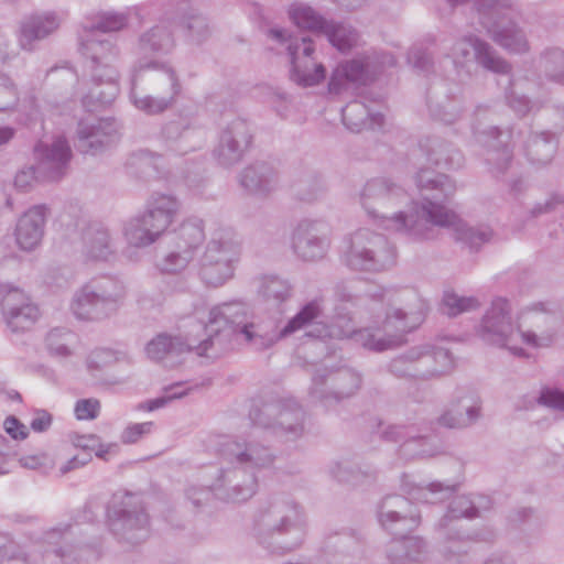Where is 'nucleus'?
I'll list each match as a JSON object with an SVG mask.
<instances>
[{"label":"nucleus","instance_id":"nucleus-50","mask_svg":"<svg viewBox=\"0 0 564 564\" xmlns=\"http://www.w3.org/2000/svg\"><path fill=\"white\" fill-rule=\"evenodd\" d=\"M469 2L485 30L500 19H505L511 10L509 0H470Z\"/></svg>","mask_w":564,"mask_h":564},{"label":"nucleus","instance_id":"nucleus-62","mask_svg":"<svg viewBox=\"0 0 564 564\" xmlns=\"http://www.w3.org/2000/svg\"><path fill=\"white\" fill-rule=\"evenodd\" d=\"M153 425V422L131 423L121 432L120 440L123 444H134L150 434Z\"/></svg>","mask_w":564,"mask_h":564},{"label":"nucleus","instance_id":"nucleus-57","mask_svg":"<svg viewBox=\"0 0 564 564\" xmlns=\"http://www.w3.org/2000/svg\"><path fill=\"white\" fill-rule=\"evenodd\" d=\"M193 258L194 256L189 251L180 249L174 245L173 249L161 260L159 268L164 273H178L188 265Z\"/></svg>","mask_w":564,"mask_h":564},{"label":"nucleus","instance_id":"nucleus-36","mask_svg":"<svg viewBox=\"0 0 564 564\" xmlns=\"http://www.w3.org/2000/svg\"><path fill=\"white\" fill-rule=\"evenodd\" d=\"M420 151L435 166L458 169L464 163L463 153L452 143L438 138L429 137L420 143Z\"/></svg>","mask_w":564,"mask_h":564},{"label":"nucleus","instance_id":"nucleus-34","mask_svg":"<svg viewBox=\"0 0 564 564\" xmlns=\"http://www.w3.org/2000/svg\"><path fill=\"white\" fill-rule=\"evenodd\" d=\"M401 489L413 499L422 503H436L451 498L457 490V485L432 481L429 484H417L410 476L403 475L401 479Z\"/></svg>","mask_w":564,"mask_h":564},{"label":"nucleus","instance_id":"nucleus-61","mask_svg":"<svg viewBox=\"0 0 564 564\" xmlns=\"http://www.w3.org/2000/svg\"><path fill=\"white\" fill-rule=\"evenodd\" d=\"M186 26L191 33V36L196 42L206 40L210 33L207 19L199 13H193L188 15Z\"/></svg>","mask_w":564,"mask_h":564},{"label":"nucleus","instance_id":"nucleus-64","mask_svg":"<svg viewBox=\"0 0 564 564\" xmlns=\"http://www.w3.org/2000/svg\"><path fill=\"white\" fill-rule=\"evenodd\" d=\"M506 99L508 106L519 117L527 116L535 108V104L532 102L525 95H521L512 90L506 94Z\"/></svg>","mask_w":564,"mask_h":564},{"label":"nucleus","instance_id":"nucleus-38","mask_svg":"<svg viewBox=\"0 0 564 564\" xmlns=\"http://www.w3.org/2000/svg\"><path fill=\"white\" fill-rule=\"evenodd\" d=\"M83 252L90 259L106 260L115 250L109 230L100 223H90L82 232Z\"/></svg>","mask_w":564,"mask_h":564},{"label":"nucleus","instance_id":"nucleus-48","mask_svg":"<svg viewBox=\"0 0 564 564\" xmlns=\"http://www.w3.org/2000/svg\"><path fill=\"white\" fill-rule=\"evenodd\" d=\"M204 239L203 221L198 218H188L175 231L173 241L176 247L194 256Z\"/></svg>","mask_w":564,"mask_h":564},{"label":"nucleus","instance_id":"nucleus-7","mask_svg":"<svg viewBox=\"0 0 564 564\" xmlns=\"http://www.w3.org/2000/svg\"><path fill=\"white\" fill-rule=\"evenodd\" d=\"M79 51L89 61L93 87L83 97V105L89 111L97 106L109 105L119 93L117 63L120 48L116 41L87 32L80 40Z\"/></svg>","mask_w":564,"mask_h":564},{"label":"nucleus","instance_id":"nucleus-51","mask_svg":"<svg viewBox=\"0 0 564 564\" xmlns=\"http://www.w3.org/2000/svg\"><path fill=\"white\" fill-rule=\"evenodd\" d=\"M235 271L234 265H226V261L213 260V254H203L200 258L199 275L203 282L209 286H220L230 278Z\"/></svg>","mask_w":564,"mask_h":564},{"label":"nucleus","instance_id":"nucleus-42","mask_svg":"<svg viewBox=\"0 0 564 564\" xmlns=\"http://www.w3.org/2000/svg\"><path fill=\"white\" fill-rule=\"evenodd\" d=\"M556 150V133L551 131L531 134L524 145L528 160L536 166L549 164L554 158Z\"/></svg>","mask_w":564,"mask_h":564},{"label":"nucleus","instance_id":"nucleus-3","mask_svg":"<svg viewBox=\"0 0 564 564\" xmlns=\"http://www.w3.org/2000/svg\"><path fill=\"white\" fill-rule=\"evenodd\" d=\"M218 455L226 467L220 468L214 481L215 497L227 502H245L258 488L256 471L270 468L275 452L256 435L225 438Z\"/></svg>","mask_w":564,"mask_h":564},{"label":"nucleus","instance_id":"nucleus-47","mask_svg":"<svg viewBox=\"0 0 564 564\" xmlns=\"http://www.w3.org/2000/svg\"><path fill=\"white\" fill-rule=\"evenodd\" d=\"M324 313V304L322 297H315L305 303L299 312L291 317L282 327V335L286 337L317 324L319 317Z\"/></svg>","mask_w":564,"mask_h":564},{"label":"nucleus","instance_id":"nucleus-59","mask_svg":"<svg viewBox=\"0 0 564 564\" xmlns=\"http://www.w3.org/2000/svg\"><path fill=\"white\" fill-rule=\"evenodd\" d=\"M536 402L545 408L564 412V390L557 387H542Z\"/></svg>","mask_w":564,"mask_h":564},{"label":"nucleus","instance_id":"nucleus-55","mask_svg":"<svg viewBox=\"0 0 564 564\" xmlns=\"http://www.w3.org/2000/svg\"><path fill=\"white\" fill-rule=\"evenodd\" d=\"M325 191L323 178L317 174H308L293 185L294 195L302 202L312 203Z\"/></svg>","mask_w":564,"mask_h":564},{"label":"nucleus","instance_id":"nucleus-25","mask_svg":"<svg viewBox=\"0 0 564 564\" xmlns=\"http://www.w3.org/2000/svg\"><path fill=\"white\" fill-rule=\"evenodd\" d=\"M381 438L401 443L400 452L405 458L430 457L436 453L433 440L422 434L414 424L388 425L381 431Z\"/></svg>","mask_w":564,"mask_h":564},{"label":"nucleus","instance_id":"nucleus-40","mask_svg":"<svg viewBox=\"0 0 564 564\" xmlns=\"http://www.w3.org/2000/svg\"><path fill=\"white\" fill-rule=\"evenodd\" d=\"M343 123L352 132L375 129L383 123V116L373 112L365 102L352 100L341 109Z\"/></svg>","mask_w":564,"mask_h":564},{"label":"nucleus","instance_id":"nucleus-5","mask_svg":"<svg viewBox=\"0 0 564 564\" xmlns=\"http://www.w3.org/2000/svg\"><path fill=\"white\" fill-rule=\"evenodd\" d=\"M306 527V513L297 501L274 496L254 511L251 535L269 553L283 555L303 544Z\"/></svg>","mask_w":564,"mask_h":564},{"label":"nucleus","instance_id":"nucleus-4","mask_svg":"<svg viewBox=\"0 0 564 564\" xmlns=\"http://www.w3.org/2000/svg\"><path fill=\"white\" fill-rule=\"evenodd\" d=\"M555 308L551 303H534L522 317L530 321L539 330H521L511 317V306L507 299L496 297L486 311L477 328L478 336L486 343L509 349L516 356H522L524 350L519 344L532 347L549 346L554 336Z\"/></svg>","mask_w":564,"mask_h":564},{"label":"nucleus","instance_id":"nucleus-23","mask_svg":"<svg viewBox=\"0 0 564 564\" xmlns=\"http://www.w3.org/2000/svg\"><path fill=\"white\" fill-rule=\"evenodd\" d=\"M37 173L43 182L61 180L67 171L72 150L64 137H56L51 143L40 141L34 147Z\"/></svg>","mask_w":564,"mask_h":564},{"label":"nucleus","instance_id":"nucleus-24","mask_svg":"<svg viewBox=\"0 0 564 564\" xmlns=\"http://www.w3.org/2000/svg\"><path fill=\"white\" fill-rule=\"evenodd\" d=\"M202 122L195 109L184 108L162 127V137L166 142L175 143L176 151L186 153L198 147L193 142L202 133Z\"/></svg>","mask_w":564,"mask_h":564},{"label":"nucleus","instance_id":"nucleus-14","mask_svg":"<svg viewBox=\"0 0 564 564\" xmlns=\"http://www.w3.org/2000/svg\"><path fill=\"white\" fill-rule=\"evenodd\" d=\"M107 516L109 529L118 540L138 544L149 536V516L134 495L115 496Z\"/></svg>","mask_w":564,"mask_h":564},{"label":"nucleus","instance_id":"nucleus-1","mask_svg":"<svg viewBox=\"0 0 564 564\" xmlns=\"http://www.w3.org/2000/svg\"><path fill=\"white\" fill-rule=\"evenodd\" d=\"M413 180L421 204L412 200L406 189L391 177H373L366 182L359 203L378 227L412 240L434 238L435 226L454 227L455 239L471 250L490 240L492 231L488 227H470L446 207L457 189L452 177L421 167Z\"/></svg>","mask_w":564,"mask_h":564},{"label":"nucleus","instance_id":"nucleus-28","mask_svg":"<svg viewBox=\"0 0 564 564\" xmlns=\"http://www.w3.org/2000/svg\"><path fill=\"white\" fill-rule=\"evenodd\" d=\"M488 36L510 54H524L530 45L525 32L509 14L486 29Z\"/></svg>","mask_w":564,"mask_h":564},{"label":"nucleus","instance_id":"nucleus-13","mask_svg":"<svg viewBox=\"0 0 564 564\" xmlns=\"http://www.w3.org/2000/svg\"><path fill=\"white\" fill-rule=\"evenodd\" d=\"M269 39L285 47L290 57V79L306 88L319 85L326 78V68L315 56V46L311 37H293L281 28L267 31Z\"/></svg>","mask_w":564,"mask_h":564},{"label":"nucleus","instance_id":"nucleus-8","mask_svg":"<svg viewBox=\"0 0 564 564\" xmlns=\"http://www.w3.org/2000/svg\"><path fill=\"white\" fill-rule=\"evenodd\" d=\"M243 314L242 302H228L214 306L209 311L195 308L194 315L206 338L197 340L191 336L192 351L200 357L219 358L231 347L235 335H239L237 325Z\"/></svg>","mask_w":564,"mask_h":564},{"label":"nucleus","instance_id":"nucleus-52","mask_svg":"<svg viewBox=\"0 0 564 564\" xmlns=\"http://www.w3.org/2000/svg\"><path fill=\"white\" fill-rule=\"evenodd\" d=\"M289 15L293 23L300 29L310 30L321 34L327 23V20L317 11L303 3L293 4L289 10Z\"/></svg>","mask_w":564,"mask_h":564},{"label":"nucleus","instance_id":"nucleus-27","mask_svg":"<svg viewBox=\"0 0 564 564\" xmlns=\"http://www.w3.org/2000/svg\"><path fill=\"white\" fill-rule=\"evenodd\" d=\"M430 554L427 542L419 535H401L392 539L386 546V556L390 564L423 563Z\"/></svg>","mask_w":564,"mask_h":564},{"label":"nucleus","instance_id":"nucleus-49","mask_svg":"<svg viewBox=\"0 0 564 564\" xmlns=\"http://www.w3.org/2000/svg\"><path fill=\"white\" fill-rule=\"evenodd\" d=\"M421 347L426 350L424 357V366L429 372L426 373V380L438 378L452 371L454 358L449 350L430 344H423Z\"/></svg>","mask_w":564,"mask_h":564},{"label":"nucleus","instance_id":"nucleus-43","mask_svg":"<svg viewBox=\"0 0 564 564\" xmlns=\"http://www.w3.org/2000/svg\"><path fill=\"white\" fill-rule=\"evenodd\" d=\"M208 253H212L213 260L217 262L226 261V265H234L240 254V243L232 231L220 229L214 232L208 242L204 254Z\"/></svg>","mask_w":564,"mask_h":564},{"label":"nucleus","instance_id":"nucleus-9","mask_svg":"<svg viewBox=\"0 0 564 564\" xmlns=\"http://www.w3.org/2000/svg\"><path fill=\"white\" fill-rule=\"evenodd\" d=\"M127 295L124 283L112 275L90 279L73 296L70 310L82 321H101L119 311Z\"/></svg>","mask_w":564,"mask_h":564},{"label":"nucleus","instance_id":"nucleus-21","mask_svg":"<svg viewBox=\"0 0 564 564\" xmlns=\"http://www.w3.org/2000/svg\"><path fill=\"white\" fill-rule=\"evenodd\" d=\"M252 143L249 123L240 118L229 122L220 132L214 156L224 167L239 163Z\"/></svg>","mask_w":564,"mask_h":564},{"label":"nucleus","instance_id":"nucleus-15","mask_svg":"<svg viewBox=\"0 0 564 564\" xmlns=\"http://www.w3.org/2000/svg\"><path fill=\"white\" fill-rule=\"evenodd\" d=\"M361 386V376L352 368L323 366L316 369L308 390L310 398L325 409L354 395Z\"/></svg>","mask_w":564,"mask_h":564},{"label":"nucleus","instance_id":"nucleus-39","mask_svg":"<svg viewBox=\"0 0 564 564\" xmlns=\"http://www.w3.org/2000/svg\"><path fill=\"white\" fill-rule=\"evenodd\" d=\"M425 351L421 345L411 347L389 362V372L398 378L426 380L429 372L424 366Z\"/></svg>","mask_w":564,"mask_h":564},{"label":"nucleus","instance_id":"nucleus-10","mask_svg":"<svg viewBox=\"0 0 564 564\" xmlns=\"http://www.w3.org/2000/svg\"><path fill=\"white\" fill-rule=\"evenodd\" d=\"M180 208L175 196L153 193L147 200L144 212L124 224L126 240L138 248L154 243L175 220Z\"/></svg>","mask_w":564,"mask_h":564},{"label":"nucleus","instance_id":"nucleus-29","mask_svg":"<svg viewBox=\"0 0 564 564\" xmlns=\"http://www.w3.org/2000/svg\"><path fill=\"white\" fill-rule=\"evenodd\" d=\"M173 47L174 37L170 28L165 24H156L139 35L135 44L139 58L135 64L155 59L158 55L169 54Z\"/></svg>","mask_w":564,"mask_h":564},{"label":"nucleus","instance_id":"nucleus-44","mask_svg":"<svg viewBox=\"0 0 564 564\" xmlns=\"http://www.w3.org/2000/svg\"><path fill=\"white\" fill-rule=\"evenodd\" d=\"M193 343L189 337L170 336L159 334L145 346V352L152 360H162L166 356H181L192 351Z\"/></svg>","mask_w":564,"mask_h":564},{"label":"nucleus","instance_id":"nucleus-30","mask_svg":"<svg viewBox=\"0 0 564 564\" xmlns=\"http://www.w3.org/2000/svg\"><path fill=\"white\" fill-rule=\"evenodd\" d=\"M443 84L429 89L426 105L431 117L445 124L458 121L464 112V102L460 98L443 90Z\"/></svg>","mask_w":564,"mask_h":564},{"label":"nucleus","instance_id":"nucleus-32","mask_svg":"<svg viewBox=\"0 0 564 564\" xmlns=\"http://www.w3.org/2000/svg\"><path fill=\"white\" fill-rule=\"evenodd\" d=\"M110 123L104 119H83L78 122L76 149L84 154H97L110 142L107 130Z\"/></svg>","mask_w":564,"mask_h":564},{"label":"nucleus","instance_id":"nucleus-33","mask_svg":"<svg viewBox=\"0 0 564 564\" xmlns=\"http://www.w3.org/2000/svg\"><path fill=\"white\" fill-rule=\"evenodd\" d=\"M45 226L44 206H34L25 212L15 227L17 243L22 250H33L42 240Z\"/></svg>","mask_w":564,"mask_h":564},{"label":"nucleus","instance_id":"nucleus-31","mask_svg":"<svg viewBox=\"0 0 564 564\" xmlns=\"http://www.w3.org/2000/svg\"><path fill=\"white\" fill-rule=\"evenodd\" d=\"M239 183L250 194L267 196L278 187V173L267 162H254L241 171Z\"/></svg>","mask_w":564,"mask_h":564},{"label":"nucleus","instance_id":"nucleus-37","mask_svg":"<svg viewBox=\"0 0 564 564\" xmlns=\"http://www.w3.org/2000/svg\"><path fill=\"white\" fill-rule=\"evenodd\" d=\"M481 416L479 402L466 395L453 403L440 417L438 423L448 429H466L475 424Z\"/></svg>","mask_w":564,"mask_h":564},{"label":"nucleus","instance_id":"nucleus-12","mask_svg":"<svg viewBox=\"0 0 564 564\" xmlns=\"http://www.w3.org/2000/svg\"><path fill=\"white\" fill-rule=\"evenodd\" d=\"M249 417L253 425L270 432L281 442H295L305 432V412L294 400L253 403Z\"/></svg>","mask_w":564,"mask_h":564},{"label":"nucleus","instance_id":"nucleus-11","mask_svg":"<svg viewBox=\"0 0 564 564\" xmlns=\"http://www.w3.org/2000/svg\"><path fill=\"white\" fill-rule=\"evenodd\" d=\"M343 262L352 271L383 272L397 263V250L386 236L362 228L351 235Z\"/></svg>","mask_w":564,"mask_h":564},{"label":"nucleus","instance_id":"nucleus-16","mask_svg":"<svg viewBox=\"0 0 564 564\" xmlns=\"http://www.w3.org/2000/svg\"><path fill=\"white\" fill-rule=\"evenodd\" d=\"M452 58L456 68L466 67L474 61L484 69L499 75H508L512 69L511 64L490 43L473 33L454 43Z\"/></svg>","mask_w":564,"mask_h":564},{"label":"nucleus","instance_id":"nucleus-19","mask_svg":"<svg viewBox=\"0 0 564 564\" xmlns=\"http://www.w3.org/2000/svg\"><path fill=\"white\" fill-rule=\"evenodd\" d=\"M329 246V227L325 221L305 219L293 231L292 249L303 261L322 260Z\"/></svg>","mask_w":564,"mask_h":564},{"label":"nucleus","instance_id":"nucleus-60","mask_svg":"<svg viewBox=\"0 0 564 564\" xmlns=\"http://www.w3.org/2000/svg\"><path fill=\"white\" fill-rule=\"evenodd\" d=\"M409 63L417 70L429 73L433 68L431 52L422 46H414L408 54Z\"/></svg>","mask_w":564,"mask_h":564},{"label":"nucleus","instance_id":"nucleus-53","mask_svg":"<svg viewBox=\"0 0 564 564\" xmlns=\"http://www.w3.org/2000/svg\"><path fill=\"white\" fill-rule=\"evenodd\" d=\"M322 34L340 52L350 50L357 42V32L344 22L327 21Z\"/></svg>","mask_w":564,"mask_h":564},{"label":"nucleus","instance_id":"nucleus-58","mask_svg":"<svg viewBox=\"0 0 564 564\" xmlns=\"http://www.w3.org/2000/svg\"><path fill=\"white\" fill-rule=\"evenodd\" d=\"M163 161L162 155L152 153L149 150H141L131 158V164L138 165L143 171L151 169L158 177L166 175L163 169Z\"/></svg>","mask_w":564,"mask_h":564},{"label":"nucleus","instance_id":"nucleus-18","mask_svg":"<svg viewBox=\"0 0 564 564\" xmlns=\"http://www.w3.org/2000/svg\"><path fill=\"white\" fill-rule=\"evenodd\" d=\"M377 518L382 529L393 535L414 531L421 523L415 507L401 495L386 496L378 507Z\"/></svg>","mask_w":564,"mask_h":564},{"label":"nucleus","instance_id":"nucleus-20","mask_svg":"<svg viewBox=\"0 0 564 564\" xmlns=\"http://www.w3.org/2000/svg\"><path fill=\"white\" fill-rule=\"evenodd\" d=\"M512 129L501 130L497 126L481 129L479 124L474 126L476 141L485 148V161L494 174L505 173L512 161Z\"/></svg>","mask_w":564,"mask_h":564},{"label":"nucleus","instance_id":"nucleus-41","mask_svg":"<svg viewBox=\"0 0 564 564\" xmlns=\"http://www.w3.org/2000/svg\"><path fill=\"white\" fill-rule=\"evenodd\" d=\"M462 518L474 519L476 513L474 512L473 500L467 496L455 497L449 506L447 512L440 519L437 523V530L443 533L447 541H462L463 535L459 531L453 530L451 523L454 520Z\"/></svg>","mask_w":564,"mask_h":564},{"label":"nucleus","instance_id":"nucleus-46","mask_svg":"<svg viewBox=\"0 0 564 564\" xmlns=\"http://www.w3.org/2000/svg\"><path fill=\"white\" fill-rule=\"evenodd\" d=\"M539 74L564 86V50L557 46L544 48L535 62Z\"/></svg>","mask_w":564,"mask_h":564},{"label":"nucleus","instance_id":"nucleus-6","mask_svg":"<svg viewBox=\"0 0 564 564\" xmlns=\"http://www.w3.org/2000/svg\"><path fill=\"white\" fill-rule=\"evenodd\" d=\"M182 89L178 74L169 63L150 59L132 67L130 100L147 115H160L172 108Z\"/></svg>","mask_w":564,"mask_h":564},{"label":"nucleus","instance_id":"nucleus-54","mask_svg":"<svg viewBox=\"0 0 564 564\" xmlns=\"http://www.w3.org/2000/svg\"><path fill=\"white\" fill-rule=\"evenodd\" d=\"M128 23V11H101L91 19L88 32H118L127 28Z\"/></svg>","mask_w":564,"mask_h":564},{"label":"nucleus","instance_id":"nucleus-35","mask_svg":"<svg viewBox=\"0 0 564 564\" xmlns=\"http://www.w3.org/2000/svg\"><path fill=\"white\" fill-rule=\"evenodd\" d=\"M368 79L367 69L360 61H347L340 63L332 73L328 82V91L333 95H341L365 85Z\"/></svg>","mask_w":564,"mask_h":564},{"label":"nucleus","instance_id":"nucleus-22","mask_svg":"<svg viewBox=\"0 0 564 564\" xmlns=\"http://www.w3.org/2000/svg\"><path fill=\"white\" fill-rule=\"evenodd\" d=\"M55 11H35L24 15L18 26L17 40L22 51L34 52L39 44L53 35L61 26Z\"/></svg>","mask_w":564,"mask_h":564},{"label":"nucleus","instance_id":"nucleus-2","mask_svg":"<svg viewBox=\"0 0 564 564\" xmlns=\"http://www.w3.org/2000/svg\"><path fill=\"white\" fill-rule=\"evenodd\" d=\"M388 292L382 286H371L358 300L376 318L384 315L379 325L356 328L352 318L338 314L328 325L318 330L316 337L329 339L349 338L364 348L382 352L405 343V335L416 329L424 319V304L416 311L405 312L388 307Z\"/></svg>","mask_w":564,"mask_h":564},{"label":"nucleus","instance_id":"nucleus-63","mask_svg":"<svg viewBox=\"0 0 564 564\" xmlns=\"http://www.w3.org/2000/svg\"><path fill=\"white\" fill-rule=\"evenodd\" d=\"M100 402L97 399H80L75 403L74 412L77 420H95L100 413Z\"/></svg>","mask_w":564,"mask_h":564},{"label":"nucleus","instance_id":"nucleus-17","mask_svg":"<svg viewBox=\"0 0 564 564\" xmlns=\"http://www.w3.org/2000/svg\"><path fill=\"white\" fill-rule=\"evenodd\" d=\"M0 304L8 328L12 333L30 330L40 317V310L20 289L0 283Z\"/></svg>","mask_w":564,"mask_h":564},{"label":"nucleus","instance_id":"nucleus-26","mask_svg":"<svg viewBox=\"0 0 564 564\" xmlns=\"http://www.w3.org/2000/svg\"><path fill=\"white\" fill-rule=\"evenodd\" d=\"M249 310L243 303V314L241 323L237 325L238 333L256 350H264L272 347L275 343L286 338L282 335V328L278 327L276 321L258 319L248 321Z\"/></svg>","mask_w":564,"mask_h":564},{"label":"nucleus","instance_id":"nucleus-45","mask_svg":"<svg viewBox=\"0 0 564 564\" xmlns=\"http://www.w3.org/2000/svg\"><path fill=\"white\" fill-rule=\"evenodd\" d=\"M292 283L279 275H264L261 279L259 294L268 307L281 310L282 305L293 296Z\"/></svg>","mask_w":564,"mask_h":564},{"label":"nucleus","instance_id":"nucleus-56","mask_svg":"<svg viewBox=\"0 0 564 564\" xmlns=\"http://www.w3.org/2000/svg\"><path fill=\"white\" fill-rule=\"evenodd\" d=\"M479 302L473 296H459L454 292H445L443 296L444 312L448 316H457L464 312L474 311L479 307Z\"/></svg>","mask_w":564,"mask_h":564}]
</instances>
